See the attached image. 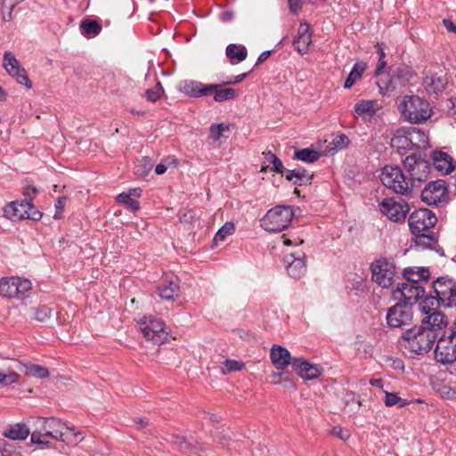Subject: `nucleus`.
<instances>
[{"label": "nucleus", "instance_id": "1", "mask_svg": "<svg viewBox=\"0 0 456 456\" xmlns=\"http://www.w3.org/2000/svg\"><path fill=\"white\" fill-rule=\"evenodd\" d=\"M436 222V216L428 208L417 209L410 215L409 227L418 245L430 247L436 242V234L431 230Z\"/></svg>", "mask_w": 456, "mask_h": 456}, {"label": "nucleus", "instance_id": "2", "mask_svg": "<svg viewBox=\"0 0 456 456\" xmlns=\"http://www.w3.org/2000/svg\"><path fill=\"white\" fill-rule=\"evenodd\" d=\"M436 338L437 334L425 325L414 326L402 334L401 345L411 353L425 354L431 350Z\"/></svg>", "mask_w": 456, "mask_h": 456}, {"label": "nucleus", "instance_id": "3", "mask_svg": "<svg viewBox=\"0 0 456 456\" xmlns=\"http://www.w3.org/2000/svg\"><path fill=\"white\" fill-rule=\"evenodd\" d=\"M36 429L31 434V443L37 444H48L46 438H53L55 440L65 441L63 432L64 429L73 431L72 428L68 427L56 418H41L35 419Z\"/></svg>", "mask_w": 456, "mask_h": 456}, {"label": "nucleus", "instance_id": "4", "mask_svg": "<svg viewBox=\"0 0 456 456\" xmlns=\"http://www.w3.org/2000/svg\"><path fill=\"white\" fill-rule=\"evenodd\" d=\"M401 110L404 118L412 124L426 121L432 112L429 102L419 95H405L401 103Z\"/></svg>", "mask_w": 456, "mask_h": 456}, {"label": "nucleus", "instance_id": "5", "mask_svg": "<svg viewBox=\"0 0 456 456\" xmlns=\"http://www.w3.org/2000/svg\"><path fill=\"white\" fill-rule=\"evenodd\" d=\"M436 297H428L424 300L425 305H443L446 307L456 306V282L448 277H439L433 283Z\"/></svg>", "mask_w": 456, "mask_h": 456}, {"label": "nucleus", "instance_id": "6", "mask_svg": "<svg viewBox=\"0 0 456 456\" xmlns=\"http://www.w3.org/2000/svg\"><path fill=\"white\" fill-rule=\"evenodd\" d=\"M294 217L292 207L280 205L268 210L261 220V226L271 232H280L286 229Z\"/></svg>", "mask_w": 456, "mask_h": 456}, {"label": "nucleus", "instance_id": "7", "mask_svg": "<svg viewBox=\"0 0 456 456\" xmlns=\"http://www.w3.org/2000/svg\"><path fill=\"white\" fill-rule=\"evenodd\" d=\"M380 180L386 187L397 194L409 195L411 192V182L397 166H385L381 171Z\"/></svg>", "mask_w": 456, "mask_h": 456}, {"label": "nucleus", "instance_id": "8", "mask_svg": "<svg viewBox=\"0 0 456 456\" xmlns=\"http://www.w3.org/2000/svg\"><path fill=\"white\" fill-rule=\"evenodd\" d=\"M393 297L398 302L407 304L411 307L419 299H422L421 309L424 313L428 314L429 305H425L424 300L428 296L426 294L425 289L422 286L413 285L409 282L398 283L397 288L393 292Z\"/></svg>", "mask_w": 456, "mask_h": 456}, {"label": "nucleus", "instance_id": "9", "mask_svg": "<svg viewBox=\"0 0 456 456\" xmlns=\"http://www.w3.org/2000/svg\"><path fill=\"white\" fill-rule=\"evenodd\" d=\"M403 164L408 174V180L411 182V191L415 187H419L428 178L430 172L429 162L416 154L407 156Z\"/></svg>", "mask_w": 456, "mask_h": 456}, {"label": "nucleus", "instance_id": "10", "mask_svg": "<svg viewBox=\"0 0 456 456\" xmlns=\"http://www.w3.org/2000/svg\"><path fill=\"white\" fill-rule=\"evenodd\" d=\"M137 324L147 340L161 345L167 339V327L160 319L152 315L144 316L137 322Z\"/></svg>", "mask_w": 456, "mask_h": 456}, {"label": "nucleus", "instance_id": "11", "mask_svg": "<svg viewBox=\"0 0 456 456\" xmlns=\"http://www.w3.org/2000/svg\"><path fill=\"white\" fill-rule=\"evenodd\" d=\"M435 357L443 364H450L456 361V322L447 337L442 336L438 338Z\"/></svg>", "mask_w": 456, "mask_h": 456}, {"label": "nucleus", "instance_id": "12", "mask_svg": "<svg viewBox=\"0 0 456 456\" xmlns=\"http://www.w3.org/2000/svg\"><path fill=\"white\" fill-rule=\"evenodd\" d=\"M421 200L428 205L441 206L448 201V191L444 180L428 183L421 191Z\"/></svg>", "mask_w": 456, "mask_h": 456}, {"label": "nucleus", "instance_id": "13", "mask_svg": "<svg viewBox=\"0 0 456 456\" xmlns=\"http://www.w3.org/2000/svg\"><path fill=\"white\" fill-rule=\"evenodd\" d=\"M413 312L410 305L397 302L388 308L387 313V322L390 328H403L411 323Z\"/></svg>", "mask_w": 456, "mask_h": 456}, {"label": "nucleus", "instance_id": "14", "mask_svg": "<svg viewBox=\"0 0 456 456\" xmlns=\"http://www.w3.org/2000/svg\"><path fill=\"white\" fill-rule=\"evenodd\" d=\"M379 208L383 215L395 223L403 222L410 211V207L405 200H395L394 198L383 200L379 204Z\"/></svg>", "mask_w": 456, "mask_h": 456}, {"label": "nucleus", "instance_id": "15", "mask_svg": "<svg viewBox=\"0 0 456 456\" xmlns=\"http://www.w3.org/2000/svg\"><path fill=\"white\" fill-rule=\"evenodd\" d=\"M31 289V282L20 277L2 278L0 295L5 297H20Z\"/></svg>", "mask_w": 456, "mask_h": 456}, {"label": "nucleus", "instance_id": "16", "mask_svg": "<svg viewBox=\"0 0 456 456\" xmlns=\"http://www.w3.org/2000/svg\"><path fill=\"white\" fill-rule=\"evenodd\" d=\"M372 280L383 288H388L395 281V265L387 259H379L371 265Z\"/></svg>", "mask_w": 456, "mask_h": 456}, {"label": "nucleus", "instance_id": "17", "mask_svg": "<svg viewBox=\"0 0 456 456\" xmlns=\"http://www.w3.org/2000/svg\"><path fill=\"white\" fill-rule=\"evenodd\" d=\"M3 66L9 75L15 77L17 82L24 85L27 88L32 87V83L29 80L25 69L20 67V61L11 52L4 53Z\"/></svg>", "mask_w": 456, "mask_h": 456}, {"label": "nucleus", "instance_id": "18", "mask_svg": "<svg viewBox=\"0 0 456 456\" xmlns=\"http://www.w3.org/2000/svg\"><path fill=\"white\" fill-rule=\"evenodd\" d=\"M288 274L294 278H301L306 272L305 254L302 251L289 253L284 257Z\"/></svg>", "mask_w": 456, "mask_h": 456}, {"label": "nucleus", "instance_id": "19", "mask_svg": "<svg viewBox=\"0 0 456 456\" xmlns=\"http://www.w3.org/2000/svg\"><path fill=\"white\" fill-rule=\"evenodd\" d=\"M292 368L297 374L304 379H314L321 376L322 368L317 364H312L302 358H294Z\"/></svg>", "mask_w": 456, "mask_h": 456}, {"label": "nucleus", "instance_id": "20", "mask_svg": "<svg viewBox=\"0 0 456 456\" xmlns=\"http://www.w3.org/2000/svg\"><path fill=\"white\" fill-rule=\"evenodd\" d=\"M272 364L278 370H283L287 366L291 365L293 359L290 353L280 345H273L270 351Z\"/></svg>", "mask_w": 456, "mask_h": 456}, {"label": "nucleus", "instance_id": "21", "mask_svg": "<svg viewBox=\"0 0 456 456\" xmlns=\"http://www.w3.org/2000/svg\"><path fill=\"white\" fill-rule=\"evenodd\" d=\"M165 440L172 445L174 450H176L182 453L187 455L201 456V454L198 452L197 447L183 436H181L177 434H168L165 437Z\"/></svg>", "mask_w": 456, "mask_h": 456}, {"label": "nucleus", "instance_id": "22", "mask_svg": "<svg viewBox=\"0 0 456 456\" xmlns=\"http://www.w3.org/2000/svg\"><path fill=\"white\" fill-rule=\"evenodd\" d=\"M215 87L203 84L199 81H184L180 86V91L191 97H201L211 94V90Z\"/></svg>", "mask_w": 456, "mask_h": 456}, {"label": "nucleus", "instance_id": "23", "mask_svg": "<svg viewBox=\"0 0 456 456\" xmlns=\"http://www.w3.org/2000/svg\"><path fill=\"white\" fill-rule=\"evenodd\" d=\"M434 167L439 172L447 175L454 170L456 162L447 153L442 151H435L432 153Z\"/></svg>", "mask_w": 456, "mask_h": 456}, {"label": "nucleus", "instance_id": "24", "mask_svg": "<svg viewBox=\"0 0 456 456\" xmlns=\"http://www.w3.org/2000/svg\"><path fill=\"white\" fill-rule=\"evenodd\" d=\"M27 209H29V201H12L4 207V215L10 220L18 221L25 219Z\"/></svg>", "mask_w": 456, "mask_h": 456}, {"label": "nucleus", "instance_id": "25", "mask_svg": "<svg viewBox=\"0 0 456 456\" xmlns=\"http://www.w3.org/2000/svg\"><path fill=\"white\" fill-rule=\"evenodd\" d=\"M312 42V35L309 31V26L306 23H300L297 37L293 41L294 45L301 54L308 51V46Z\"/></svg>", "mask_w": 456, "mask_h": 456}, {"label": "nucleus", "instance_id": "26", "mask_svg": "<svg viewBox=\"0 0 456 456\" xmlns=\"http://www.w3.org/2000/svg\"><path fill=\"white\" fill-rule=\"evenodd\" d=\"M392 148L397 150L401 154H404L407 150H411L410 138L406 127L397 129L390 141Z\"/></svg>", "mask_w": 456, "mask_h": 456}, {"label": "nucleus", "instance_id": "27", "mask_svg": "<svg viewBox=\"0 0 456 456\" xmlns=\"http://www.w3.org/2000/svg\"><path fill=\"white\" fill-rule=\"evenodd\" d=\"M403 275L406 282L421 286L422 282H428L430 274L428 268L419 267L415 271L413 268L409 267L403 270Z\"/></svg>", "mask_w": 456, "mask_h": 456}, {"label": "nucleus", "instance_id": "28", "mask_svg": "<svg viewBox=\"0 0 456 456\" xmlns=\"http://www.w3.org/2000/svg\"><path fill=\"white\" fill-rule=\"evenodd\" d=\"M447 324L446 316L440 312H434L427 316L421 322V325H425L426 328L432 330L438 335V332L442 330Z\"/></svg>", "mask_w": 456, "mask_h": 456}, {"label": "nucleus", "instance_id": "29", "mask_svg": "<svg viewBox=\"0 0 456 456\" xmlns=\"http://www.w3.org/2000/svg\"><path fill=\"white\" fill-rule=\"evenodd\" d=\"M447 80L443 76H430L423 79V85L428 94L437 95L445 88Z\"/></svg>", "mask_w": 456, "mask_h": 456}, {"label": "nucleus", "instance_id": "30", "mask_svg": "<svg viewBox=\"0 0 456 456\" xmlns=\"http://www.w3.org/2000/svg\"><path fill=\"white\" fill-rule=\"evenodd\" d=\"M159 296L165 300L174 301L180 295V287L175 281H165L158 289Z\"/></svg>", "mask_w": 456, "mask_h": 456}, {"label": "nucleus", "instance_id": "31", "mask_svg": "<svg viewBox=\"0 0 456 456\" xmlns=\"http://www.w3.org/2000/svg\"><path fill=\"white\" fill-rule=\"evenodd\" d=\"M410 138V143L412 148H426L428 144V135L416 127H406Z\"/></svg>", "mask_w": 456, "mask_h": 456}, {"label": "nucleus", "instance_id": "32", "mask_svg": "<svg viewBox=\"0 0 456 456\" xmlns=\"http://www.w3.org/2000/svg\"><path fill=\"white\" fill-rule=\"evenodd\" d=\"M30 433L29 428L22 423L11 425L4 435L12 440H25Z\"/></svg>", "mask_w": 456, "mask_h": 456}, {"label": "nucleus", "instance_id": "33", "mask_svg": "<svg viewBox=\"0 0 456 456\" xmlns=\"http://www.w3.org/2000/svg\"><path fill=\"white\" fill-rule=\"evenodd\" d=\"M209 86L215 87V89L211 90V94L214 93V100L217 102L232 100L237 97L236 90L233 88H224L219 84L209 85Z\"/></svg>", "mask_w": 456, "mask_h": 456}, {"label": "nucleus", "instance_id": "34", "mask_svg": "<svg viewBox=\"0 0 456 456\" xmlns=\"http://www.w3.org/2000/svg\"><path fill=\"white\" fill-rule=\"evenodd\" d=\"M366 69L367 63L364 61H357L354 63L345 81L344 87L346 89L351 88L362 77V75Z\"/></svg>", "mask_w": 456, "mask_h": 456}, {"label": "nucleus", "instance_id": "35", "mask_svg": "<svg viewBox=\"0 0 456 456\" xmlns=\"http://www.w3.org/2000/svg\"><path fill=\"white\" fill-rule=\"evenodd\" d=\"M226 56L232 62L235 60L237 62H241L246 60L248 56L247 48L241 45L230 44L225 50Z\"/></svg>", "mask_w": 456, "mask_h": 456}, {"label": "nucleus", "instance_id": "36", "mask_svg": "<svg viewBox=\"0 0 456 456\" xmlns=\"http://www.w3.org/2000/svg\"><path fill=\"white\" fill-rule=\"evenodd\" d=\"M20 370H21L22 369H24V372L28 376L38 379H45L49 376L48 370L41 365L28 362L26 364L20 363Z\"/></svg>", "mask_w": 456, "mask_h": 456}, {"label": "nucleus", "instance_id": "37", "mask_svg": "<svg viewBox=\"0 0 456 456\" xmlns=\"http://www.w3.org/2000/svg\"><path fill=\"white\" fill-rule=\"evenodd\" d=\"M378 109V102L372 100H361L354 106V111L358 115L374 114Z\"/></svg>", "mask_w": 456, "mask_h": 456}, {"label": "nucleus", "instance_id": "38", "mask_svg": "<svg viewBox=\"0 0 456 456\" xmlns=\"http://www.w3.org/2000/svg\"><path fill=\"white\" fill-rule=\"evenodd\" d=\"M320 158L319 151L308 148L298 150L295 151L294 159L302 160L307 163H313Z\"/></svg>", "mask_w": 456, "mask_h": 456}, {"label": "nucleus", "instance_id": "39", "mask_svg": "<svg viewBox=\"0 0 456 456\" xmlns=\"http://www.w3.org/2000/svg\"><path fill=\"white\" fill-rule=\"evenodd\" d=\"M32 311L34 313V320L40 322H45L53 316L54 309L48 305H42L32 308Z\"/></svg>", "mask_w": 456, "mask_h": 456}, {"label": "nucleus", "instance_id": "40", "mask_svg": "<svg viewBox=\"0 0 456 456\" xmlns=\"http://www.w3.org/2000/svg\"><path fill=\"white\" fill-rule=\"evenodd\" d=\"M80 28L85 35L96 36L102 31V26L94 20H85L80 23Z\"/></svg>", "mask_w": 456, "mask_h": 456}, {"label": "nucleus", "instance_id": "41", "mask_svg": "<svg viewBox=\"0 0 456 456\" xmlns=\"http://www.w3.org/2000/svg\"><path fill=\"white\" fill-rule=\"evenodd\" d=\"M234 232V224L231 222L225 223L216 233L214 243L217 245L218 242L224 241L228 235L232 234Z\"/></svg>", "mask_w": 456, "mask_h": 456}, {"label": "nucleus", "instance_id": "42", "mask_svg": "<svg viewBox=\"0 0 456 456\" xmlns=\"http://www.w3.org/2000/svg\"><path fill=\"white\" fill-rule=\"evenodd\" d=\"M117 200L119 203L124 204L132 211H137L140 208L139 202L131 197V194H126V192H122L117 197Z\"/></svg>", "mask_w": 456, "mask_h": 456}, {"label": "nucleus", "instance_id": "43", "mask_svg": "<svg viewBox=\"0 0 456 456\" xmlns=\"http://www.w3.org/2000/svg\"><path fill=\"white\" fill-rule=\"evenodd\" d=\"M265 159L269 163L273 164V170L275 171L278 174L283 175L286 168L283 167L282 162L281 159L273 154L272 151L265 152Z\"/></svg>", "mask_w": 456, "mask_h": 456}, {"label": "nucleus", "instance_id": "44", "mask_svg": "<svg viewBox=\"0 0 456 456\" xmlns=\"http://www.w3.org/2000/svg\"><path fill=\"white\" fill-rule=\"evenodd\" d=\"M230 127L225 124L211 125L209 129V137L214 141L219 140L222 136H224V133L228 132Z\"/></svg>", "mask_w": 456, "mask_h": 456}, {"label": "nucleus", "instance_id": "45", "mask_svg": "<svg viewBox=\"0 0 456 456\" xmlns=\"http://www.w3.org/2000/svg\"><path fill=\"white\" fill-rule=\"evenodd\" d=\"M164 94V89L160 82H158L157 85L151 89H147L145 91V97L147 101L155 102L160 96Z\"/></svg>", "mask_w": 456, "mask_h": 456}, {"label": "nucleus", "instance_id": "46", "mask_svg": "<svg viewBox=\"0 0 456 456\" xmlns=\"http://www.w3.org/2000/svg\"><path fill=\"white\" fill-rule=\"evenodd\" d=\"M385 405L391 407L398 404L400 407H403L407 404V402L399 397L395 393L386 392L385 393Z\"/></svg>", "mask_w": 456, "mask_h": 456}, {"label": "nucleus", "instance_id": "47", "mask_svg": "<svg viewBox=\"0 0 456 456\" xmlns=\"http://www.w3.org/2000/svg\"><path fill=\"white\" fill-rule=\"evenodd\" d=\"M411 77V72L405 68H397L396 69H393L391 73L392 79H397L402 83L408 82Z\"/></svg>", "mask_w": 456, "mask_h": 456}, {"label": "nucleus", "instance_id": "48", "mask_svg": "<svg viewBox=\"0 0 456 456\" xmlns=\"http://www.w3.org/2000/svg\"><path fill=\"white\" fill-rule=\"evenodd\" d=\"M20 375L14 371L9 373L0 372V385L9 386L18 382Z\"/></svg>", "mask_w": 456, "mask_h": 456}, {"label": "nucleus", "instance_id": "49", "mask_svg": "<svg viewBox=\"0 0 456 456\" xmlns=\"http://www.w3.org/2000/svg\"><path fill=\"white\" fill-rule=\"evenodd\" d=\"M227 369V372L241 370L245 367V363L236 360H225L224 362Z\"/></svg>", "mask_w": 456, "mask_h": 456}, {"label": "nucleus", "instance_id": "50", "mask_svg": "<svg viewBox=\"0 0 456 456\" xmlns=\"http://www.w3.org/2000/svg\"><path fill=\"white\" fill-rule=\"evenodd\" d=\"M284 174H285L286 179L289 182H292L293 184H296L298 186L302 185L301 178L298 175V172H297L295 169H293V170L286 169Z\"/></svg>", "mask_w": 456, "mask_h": 456}, {"label": "nucleus", "instance_id": "51", "mask_svg": "<svg viewBox=\"0 0 456 456\" xmlns=\"http://www.w3.org/2000/svg\"><path fill=\"white\" fill-rule=\"evenodd\" d=\"M41 217L42 213L35 208L32 202H29V209H27L25 219L38 221L41 219Z\"/></svg>", "mask_w": 456, "mask_h": 456}, {"label": "nucleus", "instance_id": "52", "mask_svg": "<svg viewBox=\"0 0 456 456\" xmlns=\"http://www.w3.org/2000/svg\"><path fill=\"white\" fill-rule=\"evenodd\" d=\"M348 143H349V139L344 134L337 135L332 141V144L334 145V148H336V149H343V148L346 147Z\"/></svg>", "mask_w": 456, "mask_h": 456}, {"label": "nucleus", "instance_id": "53", "mask_svg": "<svg viewBox=\"0 0 456 456\" xmlns=\"http://www.w3.org/2000/svg\"><path fill=\"white\" fill-rule=\"evenodd\" d=\"M137 170L136 173L142 172V173H147L151 170L152 164L148 158H142L141 160H139V164L137 165Z\"/></svg>", "mask_w": 456, "mask_h": 456}, {"label": "nucleus", "instance_id": "54", "mask_svg": "<svg viewBox=\"0 0 456 456\" xmlns=\"http://www.w3.org/2000/svg\"><path fill=\"white\" fill-rule=\"evenodd\" d=\"M37 192H38V191H37V187H35L32 184H28L24 188V191H23V194L25 196V200L32 202V200H34V198L36 197Z\"/></svg>", "mask_w": 456, "mask_h": 456}, {"label": "nucleus", "instance_id": "55", "mask_svg": "<svg viewBox=\"0 0 456 456\" xmlns=\"http://www.w3.org/2000/svg\"><path fill=\"white\" fill-rule=\"evenodd\" d=\"M331 434L339 437L342 440H347L350 436L348 430L342 428L340 427L333 428L331 430Z\"/></svg>", "mask_w": 456, "mask_h": 456}, {"label": "nucleus", "instance_id": "56", "mask_svg": "<svg viewBox=\"0 0 456 456\" xmlns=\"http://www.w3.org/2000/svg\"><path fill=\"white\" fill-rule=\"evenodd\" d=\"M84 438H85V436H83L82 433L74 432L69 436L65 434V436H64L65 441L64 442L70 443V444L71 443L77 444L78 442H81Z\"/></svg>", "mask_w": 456, "mask_h": 456}, {"label": "nucleus", "instance_id": "57", "mask_svg": "<svg viewBox=\"0 0 456 456\" xmlns=\"http://www.w3.org/2000/svg\"><path fill=\"white\" fill-rule=\"evenodd\" d=\"M297 172H298V175L301 178V183L303 184L310 183L312 180V175L308 173L305 168H296Z\"/></svg>", "mask_w": 456, "mask_h": 456}, {"label": "nucleus", "instance_id": "58", "mask_svg": "<svg viewBox=\"0 0 456 456\" xmlns=\"http://www.w3.org/2000/svg\"><path fill=\"white\" fill-rule=\"evenodd\" d=\"M171 164H175V160H172V161H169L167 159L163 160L161 163L157 165V167L155 168L156 174L163 175L167 171L168 166H170Z\"/></svg>", "mask_w": 456, "mask_h": 456}, {"label": "nucleus", "instance_id": "59", "mask_svg": "<svg viewBox=\"0 0 456 456\" xmlns=\"http://www.w3.org/2000/svg\"><path fill=\"white\" fill-rule=\"evenodd\" d=\"M67 198L66 197H60L58 198L56 203H55V209L56 213L54 214V218L59 217V214L63 210L65 203H66Z\"/></svg>", "mask_w": 456, "mask_h": 456}, {"label": "nucleus", "instance_id": "60", "mask_svg": "<svg viewBox=\"0 0 456 456\" xmlns=\"http://www.w3.org/2000/svg\"><path fill=\"white\" fill-rule=\"evenodd\" d=\"M289 8L293 13H297L302 8V0H288Z\"/></svg>", "mask_w": 456, "mask_h": 456}, {"label": "nucleus", "instance_id": "61", "mask_svg": "<svg viewBox=\"0 0 456 456\" xmlns=\"http://www.w3.org/2000/svg\"><path fill=\"white\" fill-rule=\"evenodd\" d=\"M233 17H234V12L232 11H225L220 14V20L223 22H229V21L232 20Z\"/></svg>", "mask_w": 456, "mask_h": 456}, {"label": "nucleus", "instance_id": "62", "mask_svg": "<svg viewBox=\"0 0 456 456\" xmlns=\"http://www.w3.org/2000/svg\"><path fill=\"white\" fill-rule=\"evenodd\" d=\"M247 75H248V73L240 74V75L234 77L233 80L226 81L224 84V85L239 84V83H240L241 81H243L246 78Z\"/></svg>", "mask_w": 456, "mask_h": 456}, {"label": "nucleus", "instance_id": "63", "mask_svg": "<svg viewBox=\"0 0 456 456\" xmlns=\"http://www.w3.org/2000/svg\"><path fill=\"white\" fill-rule=\"evenodd\" d=\"M443 23L448 31L456 33V25L451 20L444 19Z\"/></svg>", "mask_w": 456, "mask_h": 456}, {"label": "nucleus", "instance_id": "64", "mask_svg": "<svg viewBox=\"0 0 456 456\" xmlns=\"http://www.w3.org/2000/svg\"><path fill=\"white\" fill-rule=\"evenodd\" d=\"M271 53H272L271 51H265V52H263V53L258 56L257 61H256V66H257V65H259V64L263 63L265 61H266V60H267V58H269V57H270Z\"/></svg>", "mask_w": 456, "mask_h": 456}]
</instances>
